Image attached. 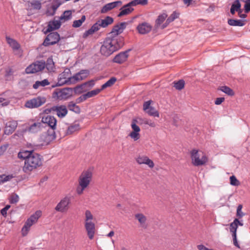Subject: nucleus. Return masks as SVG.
<instances>
[{"label": "nucleus", "mask_w": 250, "mask_h": 250, "mask_svg": "<svg viewBox=\"0 0 250 250\" xmlns=\"http://www.w3.org/2000/svg\"><path fill=\"white\" fill-rule=\"evenodd\" d=\"M137 163L139 165L145 164L151 168L154 167L153 162L147 156L145 155H139L136 158Z\"/></svg>", "instance_id": "nucleus-19"}, {"label": "nucleus", "mask_w": 250, "mask_h": 250, "mask_svg": "<svg viewBox=\"0 0 250 250\" xmlns=\"http://www.w3.org/2000/svg\"><path fill=\"white\" fill-rule=\"evenodd\" d=\"M131 49H128L125 51L120 52L113 59V62L116 63L121 64L126 61L128 57V52Z\"/></svg>", "instance_id": "nucleus-21"}, {"label": "nucleus", "mask_w": 250, "mask_h": 250, "mask_svg": "<svg viewBox=\"0 0 250 250\" xmlns=\"http://www.w3.org/2000/svg\"><path fill=\"white\" fill-rule=\"evenodd\" d=\"M137 121L136 119H133L131 123V128L133 130L129 134V136L134 141L138 140L140 137L139 132L140 128L137 125Z\"/></svg>", "instance_id": "nucleus-14"}, {"label": "nucleus", "mask_w": 250, "mask_h": 250, "mask_svg": "<svg viewBox=\"0 0 250 250\" xmlns=\"http://www.w3.org/2000/svg\"><path fill=\"white\" fill-rule=\"evenodd\" d=\"M219 89L226 94L228 95L229 96H232L234 95V92H233V90L228 86H222L220 87Z\"/></svg>", "instance_id": "nucleus-38"}, {"label": "nucleus", "mask_w": 250, "mask_h": 250, "mask_svg": "<svg viewBox=\"0 0 250 250\" xmlns=\"http://www.w3.org/2000/svg\"><path fill=\"white\" fill-rule=\"evenodd\" d=\"M73 92L72 88H64L56 92L57 97L60 99H67L71 97Z\"/></svg>", "instance_id": "nucleus-17"}, {"label": "nucleus", "mask_w": 250, "mask_h": 250, "mask_svg": "<svg viewBox=\"0 0 250 250\" xmlns=\"http://www.w3.org/2000/svg\"><path fill=\"white\" fill-rule=\"evenodd\" d=\"M147 0H133L129 2V5H132L133 6H136L138 4L145 5L147 4Z\"/></svg>", "instance_id": "nucleus-45"}, {"label": "nucleus", "mask_w": 250, "mask_h": 250, "mask_svg": "<svg viewBox=\"0 0 250 250\" xmlns=\"http://www.w3.org/2000/svg\"><path fill=\"white\" fill-rule=\"evenodd\" d=\"M113 22V19L109 16H106L104 19L100 20L95 23L91 27L85 31L83 34V39L87 38L89 36L93 35L98 31L101 27L105 28Z\"/></svg>", "instance_id": "nucleus-4"}, {"label": "nucleus", "mask_w": 250, "mask_h": 250, "mask_svg": "<svg viewBox=\"0 0 250 250\" xmlns=\"http://www.w3.org/2000/svg\"><path fill=\"white\" fill-rule=\"evenodd\" d=\"M174 87L177 90H182L185 86V81L183 80H180L178 81H174Z\"/></svg>", "instance_id": "nucleus-41"}, {"label": "nucleus", "mask_w": 250, "mask_h": 250, "mask_svg": "<svg viewBox=\"0 0 250 250\" xmlns=\"http://www.w3.org/2000/svg\"><path fill=\"white\" fill-rule=\"evenodd\" d=\"M242 208L243 206L241 204H239L237 208L236 215L239 219L242 218L245 215V213L242 211Z\"/></svg>", "instance_id": "nucleus-46"}, {"label": "nucleus", "mask_w": 250, "mask_h": 250, "mask_svg": "<svg viewBox=\"0 0 250 250\" xmlns=\"http://www.w3.org/2000/svg\"><path fill=\"white\" fill-rule=\"evenodd\" d=\"M49 82H48V80L47 79H44L42 81H36L35 83L33 85V88L34 89H37L39 87H44L46 85H48L49 84Z\"/></svg>", "instance_id": "nucleus-33"}, {"label": "nucleus", "mask_w": 250, "mask_h": 250, "mask_svg": "<svg viewBox=\"0 0 250 250\" xmlns=\"http://www.w3.org/2000/svg\"><path fill=\"white\" fill-rule=\"evenodd\" d=\"M42 126V122L34 123L29 127L28 130L31 132L35 133L40 130Z\"/></svg>", "instance_id": "nucleus-31"}, {"label": "nucleus", "mask_w": 250, "mask_h": 250, "mask_svg": "<svg viewBox=\"0 0 250 250\" xmlns=\"http://www.w3.org/2000/svg\"><path fill=\"white\" fill-rule=\"evenodd\" d=\"M83 87H84V84H83L79 85L76 86L75 87H74V88H73V92L75 94H81L83 91Z\"/></svg>", "instance_id": "nucleus-50"}, {"label": "nucleus", "mask_w": 250, "mask_h": 250, "mask_svg": "<svg viewBox=\"0 0 250 250\" xmlns=\"http://www.w3.org/2000/svg\"><path fill=\"white\" fill-rule=\"evenodd\" d=\"M241 1L245 3L244 6V11L246 13L250 12V0H241Z\"/></svg>", "instance_id": "nucleus-48"}, {"label": "nucleus", "mask_w": 250, "mask_h": 250, "mask_svg": "<svg viewBox=\"0 0 250 250\" xmlns=\"http://www.w3.org/2000/svg\"><path fill=\"white\" fill-rule=\"evenodd\" d=\"M52 110L60 118H64L67 114L68 110L65 105H56L52 106Z\"/></svg>", "instance_id": "nucleus-15"}, {"label": "nucleus", "mask_w": 250, "mask_h": 250, "mask_svg": "<svg viewBox=\"0 0 250 250\" xmlns=\"http://www.w3.org/2000/svg\"><path fill=\"white\" fill-rule=\"evenodd\" d=\"M122 4L121 1H116L108 3L104 5L101 10V13H106L113 8L121 5Z\"/></svg>", "instance_id": "nucleus-24"}, {"label": "nucleus", "mask_w": 250, "mask_h": 250, "mask_svg": "<svg viewBox=\"0 0 250 250\" xmlns=\"http://www.w3.org/2000/svg\"><path fill=\"white\" fill-rule=\"evenodd\" d=\"M18 125V123L16 121H10L8 122L5 125L4 129V133L6 135L11 134L16 129Z\"/></svg>", "instance_id": "nucleus-22"}, {"label": "nucleus", "mask_w": 250, "mask_h": 250, "mask_svg": "<svg viewBox=\"0 0 250 250\" xmlns=\"http://www.w3.org/2000/svg\"><path fill=\"white\" fill-rule=\"evenodd\" d=\"M190 154L191 163L195 167L204 166L208 162V158L202 151L194 149Z\"/></svg>", "instance_id": "nucleus-6"}, {"label": "nucleus", "mask_w": 250, "mask_h": 250, "mask_svg": "<svg viewBox=\"0 0 250 250\" xmlns=\"http://www.w3.org/2000/svg\"><path fill=\"white\" fill-rule=\"evenodd\" d=\"M246 21L242 20L229 19L228 23L233 26H243L246 24Z\"/></svg>", "instance_id": "nucleus-30"}, {"label": "nucleus", "mask_w": 250, "mask_h": 250, "mask_svg": "<svg viewBox=\"0 0 250 250\" xmlns=\"http://www.w3.org/2000/svg\"><path fill=\"white\" fill-rule=\"evenodd\" d=\"M72 18V12L70 10L65 11L60 17V20L62 21H67L70 20Z\"/></svg>", "instance_id": "nucleus-34"}, {"label": "nucleus", "mask_w": 250, "mask_h": 250, "mask_svg": "<svg viewBox=\"0 0 250 250\" xmlns=\"http://www.w3.org/2000/svg\"><path fill=\"white\" fill-rule=\"evenodd\" d=\"M18 157L24 160L22 170L26 173H30L42 165V156L33 150H22L18 153Z\"/></svg>", "instance_id": "nucleus-2"}, {"label": "nucleus", "mask_w": 250, "mask_h": 250, "mask_svg": "<svg viewBox=\"0 0 250 250\" xmlns=\"http://www.w3.org/2000/svg\"><path fill=\"white\" fill-rule=\"evenodd\" d=\"M92 171L91 169L83 171L78 178V186L76 191L78 195H82L83 191L89 186L92 179Z\"/></svg>", "instance_id": "nucleus-3"}, {"label": "nucleus", "mask_w": 250, "mask_h": 250, "mask_svg": "<svg viewBox=\"0 0 250 250\" xmlns=\"http://www.w3.org/2000/svg\"><path fill=\"white\" fill-rule=\"evenodd\" d=\"M7 147V144L0 146V156L3 155L4 152L6 150Z\"/></svg>", "instance_id": "nucleus-58"}, {"label": "nucleus", "mask_w": 250, "mask_h": 250, "mask_svg": "<svg viewBox=\"0 0 250 250\" xmlns=\"http://www.w3.org/2000/svg\"><path fill=\"white\" fill-rule=\"evenodd\" d=\"M19 200V197L17 194H14L11 196L10 199V203L11 204L17 203Z\"/></svg>", "instance_id": "nucleus-54"}, {"label": "nucleus", "mask_w": 250, "mask_h": 250, "mask_svg": "<svg viewBox=\"0 0 250 250\" xmlns=\"http://www.w3.org/2000/svg\"><path fill=\"white\" fill-rule=\"evenodd\" d=\"M132 5H129V3L124 5L121 9V11L118 14V17H122L130 13L134 9L131 7Z\"/></svg>", "instance_id": "nucleus-29"}, {"label": "nucleus", "mask_w": 250, "mask_h": 250, "mask_svg": "<svg viewBox=\"0 0 250 250\" xmlns=\"http://www.w3.org/2000/svg\"><path fill=\"white\" fill-rule=\"evenodd\" d=\"M225 101V98L223 97L217 98L215 101V104L219 105Z\"/></svg>", "instance_id": "nucleus-61"}, {"label": "nucleus", "mask_w": 250, "mask_h": 250, "mask_svg": "<svg viewBox=\"0 0 250 250\" xmlns=\"http://www.w3.org/2000/svg\"><path fill=\"white\" fill-rule=\"evenodd\" d=\"M67 107L70 111L74 112L76 113H80L81 109L78 105H77L73 102H70L68 103Z\"/></svg>", "instance_id": "nucleus-32"}, {"label": "nucleus", "mask_w": 250, "mask_h": 250, "mask_svg": "<svg viewBox=\"0 0 250 250\" xmlns=\"http://www.w3.org/2000/svg\"><path fill=\"white\" fill-rule=\"evenodd\" d=\"M31 4L33 8L35 9L39 10L42 7L41 3L38 0H34L31 2Z\"/></svg>", "instance_id": "nucleus-52"}, {"label": "nucleus", "mask_w": 250, "mask_h": 250, "mask_svg": "<svg viewBox=\"0 0 250 250\" xmlns=\"http://www.w3.org/2000/svg\"><path fill=\"white\" fill-rule=\"evenodd\" d=\"M6 40L7 43L14 50H18L20 49V44L14 39L11 38L8 36L6 37Z\"/></svg>", "instance_id": "nucleus-26"}, {"label": "nucleus", "mask_w": 250, "mask_h": 250, "mask_svg": "<svg viewBox=\"0 0 250 250\" xmlns=\"http://www.w3.org/2000/svg\"><path fill=\"white\" fill-rule=\"evenodd\" d=\"M238 225L242 226H243V223L241 222L240 221H239V218H237L234 219L233 221L231 223H230V227H232L237 229Z\"/></svg>", "instance_id": "nucleus-47"}, {"label": "nucleus", "mask_w": 250, "mask_h": 250, "mask_svg": "<svg viewBox=\"0 0 250 250\" xmlns=\"http://www.w3.org/2000/svg\"><path fill=\"white\" fill-rule=\"evenodd\" d=\"M12 176L10 175H0V183H3L5 182L8 181L12 178Z\"/></svg>", "instance_id": "nucleus-53"}, {"label": "nucleus", "mask_w": 250, "mask_h": 250, "mask_svg": "<svg viewBox=\"0 0 250 250\" xmlns=\"http://www.w3.org/2000/svg\"><path fill=\"white\" fill-rule=\"evenodd\" d=\"M180 14L178 12L174 11L171 15L167 19V24H169L170 22L174 21L176 19L179 18Z\"/></svg>", "instance_id": "nucleus-43"}, {"label": "nucleus", "mask_w": 250, "mask_h": 250, "mask_svg": "<svg viewBox=\"0 0 250 250\" xmlns=\"http://www.w3.org/2000/svg\"><path fill=\"white\" fill-rule=\"evenodd\" d=\"M61 4L62 3L60 0H53L50 7L47 10V14L49 16L54 15L57 9Z\"/></svg>", "instance_id": "nucleus-23"}, {"label": "nucleus", "mask_w": 250, "mask_h": 250, "mask_svg": "<svg viewBox=\"0 0 250 250\" xmlns=\"http://www.w3.org/2000/svg\"><path fill=\"white\" fill-rule=\"evenodd\" d=\"M46 102V98L44 97L38 96L28 100L25 104V106L29 108H37Z\"/></svg>", "instance_id": "nucleus-9"}, {"label": "nucleus", "mask_w": 250, "mask_h": 250, "mask_svg": "<svg viewBox=\"0 0 250 250\" xmlns=\"http://www.w3.org/2000/svg\"><path fill=\"white\" fill-rule=\"evenodd\" d=\"M44 112L45 113H46L47 114H48L51 113H54V111L52 110V107H51L50 108H47V109H45Z\"/></svg>", "instance_id": "nucleus-64"}, {"label": "nucleus", "mask_w": 250, "mask_h": 250, "mask_svg": "<svg viewBox=\"0 0 250 250\" xmlns=\"http://www.w3.org/2000/svg\"><path fill=\"white\" fill-rule=\"evenodd\" d=\"M230 184L232 186H238L240 185V182L237 179L236 177L232 175L230 177Z\"/></svg>", "instance_id": "nucleus-51"}, {"label": "nucleus", "mask_w": 250, "mask_h": 250, "mask_svg": "<svg viewBox=\"0 0 250 250\" xmlns=\"http://www.w3.org/2000/svg\"><path fill=\"white\" fill-rule=\"evenodd\" d=\"M117 79L115 77H112L109 80H108L105 83L103 84L100 88L101 91L104 89L110 87L113 85L116 82Z\"/></svg>", "instance_id": "nucleus-36"}, {"label": "nucleus", "mask_w": 250, "mask_h": 250, "mask_svg": "<svg viewBox=\"0 0 250 250\" xmlns=\"http://www.w3.org/2000/svg\"><path fill=\"white\" fill-rule=\"evenodd\" d=\"M41 122L47 124L50 127V129L55 130L56 128L57 120L54 116L50 115L44 116L42 117Z\"/></svg>", "instance_id": "nucleus-16"}, {"label": "nucleus", "mask_w": 250, "mask_h": 250, "mask_svg": "<svg viewBox=\"0 0 250 250\" xmlns=\"http://www.w3.org/2000/svg\"><path fill=\"white\" fill-rule=\"evenodd\" d=\"M45 66V62L42 61H37L29 65L25 69L27 74L35 73L42 70Z\"/></svg>", "instance_id": "nucleus-11"}, {"label": "nucleus", "mask_w": 250, "mask_h": 250, "mask_svg": "<svg viewBox=\"0 0 250 250\" xmlns=\"http://www.w3.org/2000/svg\"><path fill=\"white\" fill-rule=\"evenodd\" d=\"M167 15L166 13H163L158 17L155 21L156 27H158L166 20Z\"/></svg>", "instance_id": "nucleus-37"}, {"label": "nucleus", "mask_w": 250, "mask_h": 250, "mask_svg": "<svg viewBox=\"0 0 250 250\" xmlns=\"http://www.w3.org/2000/svg\"><path fill=\"white\" fill-rule=\"evenodd\" d=\"M144 123L145 124L148 125L151 127H155L156 125L155 123L154 122H152L151 121L146 120Z\"/></svg>", "instance_id": "nucleus-62"}, {"label": "nucleus", "mask_w": 250, "mask_h": 250, "mask_svg": "<svg viewBox=\"0 0 250 250\" xmlns=\"http://www.w3.org/2000/svg\"><path fill=\"white\" fill-rule=\"evenodd\" d=\"M126 25V22H123L113 26L101 47L100 52L103 55L109 56L124 46V38L119 35L123 33Z\"/></svg>", "instance_id": "nucleus-1"}, {"label": "nucleus", "mask_w": 250, "mask_h": 250, "mask_svg": "<svg viewBox=\"0 0 250 250\" xmlns=\"http://www.w3.org/2000/svg\"><path fill=\"white\" fill-rule=\"evenodd\" d=\"M197 248L199 250H208L209 249L203 245H199L197 246Z\"/></svg>", "instance_id": "nucleus-63"}, {"label": "nucleus", "mask_w": 250, "mask_h": 250, "mask_svg": "<svg viewBox=\"0 0 250 250\" xmlns=\"http://www.w3.org/2000/svg\"><path fill=\"white\" fill-rule=\"evenodd\" d=\"M56 138L55 132L53 129H49L41 136V140L44 144L47 145Z\"/></svg>", "instance_id": "nucleus-12"}, {"label": "nucleus", "mask_w": 250, "mask_h": 250, "mask_svg": "<svg viewBox=\"0 0 250 250\" xmlns=\"http://www.w3.org/2000/svg\"><path fill=\"white\" fill-rule=\"evenodd\" d=\"M45 67L50 72L54 70L55 68L54 63L52 59L49 58L47 60Z\"/></svg>", "instance_id": "nucleus-40"}, {"label": "nucleus", "mask_w": 250, "mask_h": 250, "mask_svg": "<svg viewBox=\"0 0 250 250\" xmlns=\"http://www.w3.org/2000/svg\"><path fill=\"white\" fill-rule=\"evenodd\" d=\"M84 215V228L88 238L89 239L92 240L94 238L96 231L95 224L92 222L94 217L91 211L89 210H86L85 211Z\"/></svg>", "instance_id": "nucleus-5"}, {"label": "nucleus", "mask_w": 250, "mask_h": 250, "mask_svg": "<svg viewBox=\"0 0 250 250\" xmlns=\"http://www.w3.org/2000/svg\"><path fill=\"white\" fill-rule=\"evenodd\" d=\"M70 195H66L61 199L55 208V210L61 213L66 212L69 209L71 204Z\"/></svg>", "instance_id": "nucleus-7"}, {"label": "nucleus", "mask_w": 250, "mask_h": 250, "mask_svg": "<svg viewBox=\"0 0 250 250\" xmlns=\"http://www.w3.org/2000/svg\"><path fill=\"white\" fill-rule=\"evenodd\" d=\"M80 127L79 124H75L69 126L67 130V134H72V133L80 130Z\"/></svg>", "instance_id": "nucleus-35"}, {"label": "nucleus", "mask_w": 250, "mask_h": 250, "mask_svg": "<svg viewBox=\"0 0 250 250\" xmlns=\"http://www.w3.org/2000/svg\"><path fill=\"white\" fill-rule=\"evenodd\" d=\"M61 20H53L49 22L45 34L50 32L54 30L59 29L61 25Z\"/></svg>", "instance_id": "nucleus-25"}, {"label": "nucleus", "mask_w": 250, "mask_h": 250, "mask_svg": "<svg viewBox=\"0 0 250 250\" xmlns=\"http://www.w3.org/2000/svg\"><path fill=\"white\" fill-rule=\"evenodd\" d=\"M152 101L149 100L145 102L143 104V110L149 116L159 117V113L154 107L150 106Z\"/></svg>", "instance_id": "nucleus-13"}, {"label": "nucleus", "mask_w": 250, "mask_h": 250, "mask_svg": "<svg viewBox=\"0 0 250 250\" xmlns=\"http://www.w3.org/2000/svg\"><path fill=\"white\" fill-rule=\"evenodd\" d=\"M243 10L242 9L241 10H240L238 12V15L239 17H240L241 19H244L247 17V13H246L245 12H244V13H243Z\"/></svg>", "instance_id": "nucleus-59"}, {"label": "nucleus", "mask_w": 250, "mask_h": 250, "mask_svg": "<svg viewBox=\"0 0 250 250\" xmlns=\"http://www.w3.org/2000/svg\"><path fill=\"white\" fill-rule=\"evenodd\" d=\"M89 74V72L87 69H83L77 73L72 77L71 79H73V83H76L77 82L86 79Z\"/></svg>", "instance_id": "nucleus-18"}, {"label": "nucleus", "mask_w": 250, "mask_h": 250, "mask_svg": "<svg viewBox=\"0 0 250 250\" xmlns=\"http://www.w3.org/2000/svg\"><path fill=\"white\" fill-rule=\"evenodd\" d=\"M71 71L69 68H65L63 72L61 73L58 78L57 86H61L65 84L73 83V79H71Z\"/></svg>", "instance_id": "nucleus-8"}, {"label": "nucleus", "mask_w": 250, "mask_h": 250, "mask_svg": "<svg viewBox=\"0 0 250 250\" xmlns=\"http://www.w3.org/2000/svg\"><path fill=\"white\" fill-rule=\"evenodd\" d=\"M101 91V89L99 88H97L95 89H94L93 90H91L90 91L87 92L86 93H85L86 96L88 98L93 97L97 94H98Z\"/></svg>", "instance_id": "nucleus-44"}, {"label": "nucleus", "mask_w": 250, "mask_h": 250, "mask_svg": "<svg viewBox=\"0 0 250 250\" xmlns=\"http://www.w3.org/2000/svg\"><path fill=\"white\" fill-rule=\"evenodd\" d=\"M135 218L139 222L141 227L146 228L147 225L146 224V217L142 213H137L135 215Z\"/></svg>", "instance_id": "nucleus-28"}, {"label": "nucleus", "mask_w": 250, "mask_h": 250, "mask_svg": "<svg viewBox=\"0 0 250 250\" xmlns=\"http://www.w3.org/2000/svg\"><path fill=\"white\" fill-rule=\"evenodd\" d=\"M152 26L147 22H144L140 23L137 27V30L140 34H146L148 33L152 30Z\"/></svg>", "instance_id": "nucleus-20"}, {"label": "nucleus", "mask_w": 250, "mask_h": 250, "mask_svg": "<svg viewBox=\"0 0 250 250\" xmlns=\"http://www.w3.org/2000/svg\"><path fill=\"white\" fill-rule=\"evenodd\" d=\"M87 99L86 94H84L82 95L80 97L78 98L76 101L77 103H81L82 102H83V101H85Z\"/></svg>", "instance_id": "nucleus-55"}, {"label": "nucleus", "mask_w": 250, "mask_h": 250, "mask_svg": "<svg viewBox=\"0 0 250 250\" xmlns=\"http://www.w3.org/2000/svg\"><path fill=\"white\" fill-rule=\"evenodd\" d=\"M35 223L31 220L29 218L25 222L24 225L22 227L21 229V233L23 236H25L27 234L30 227L34 224Z\"/></svg>", "instance_id": "nucleus-27"}, {"label": "nucleus", "mask_w": 250, "mask_h": 250, "mask_svg": "<svg viewBox=\"0 0 250 250\" xmlns=\"http://www.w3.org/2000/svg\"><path fill=\"white\" fill-rule=\"evenodd\" d=\"M10 205H6L4 208L1 209L0 212L2 216H6L7 215V211L10 208Z\"/></svg>", "instance_id": "nucleus-57"}, {"label": "nucleus", "mask_w": 250, "mask_h": 250, "mask_svg": "<svg viewBox=\"0 0 250 250\" xmlns=\"http://www.w3.org/2000/svg\"><path fill=\"white\" fill-rule=\"evenodd\" d=\"M85 16L83 15L80 20H75L73 21L72 27L74 28L80 27L82 25L83 23L85 21Z\"/></svg>", "instance_id": "nucleus-39"}, {"label": "nucleus", "mask_w": 250, "mask_h": 250, "mask_svg": "<svg viewBox=\"0 0 250 250\" xmlns=\"http://www.w3.org/2000/svg\"><path fill=\"white\" fill-rule=\"evenodd\" d=\"M237 229H236L234 228H233L232 227H229V230H230V232L232 233V237L233 239H234L235 238H237V234H236Z\"/></svg>", "instance_id": "nucleus-56"}, {"label": "nucleus", "mask_w": 250, "mask_h": 250, "mask_svg": "<svg viewBox=\"0 0 250 250\" xmlns=\"http://www.w3.org/2000/svg\"><path fill=\"white\" fill-rule=\"evenodd\" d=\"M240 1H241V0H235L231 6V7L234 9L235 11H237V12L242 9Z\"/></svg>", "instance_id": "nucleus-42"}, {"label": "nucleus", "mask_w": 250, "mask_h": 250, "mask_svg": "<svg viewBox=\"0 0 250 250\" xmlns=\"http://www.w3.org/2000/svg\"><path fill=\"white\" fill-rule=\"evenodd\" d=\"M41 211H37L34 214L32 215L29 219L32 220L34 223H36L41 216Z\"/></svg>", "instance_id": "nucleus-49"}, {"label": "nucleus", "mask_w": 250, "mask_h": 250, "mask_svg": "<svg viewBox=\"0 0 250 250\" xmlns=\"http://www.w3.org/2000/svg\"><path fill=\"white\" fill-rule=\"evenodd\" d=\"M60 40V35L57 32H50L46 37L42 43L44 46H48L58 43Z\"/></svg>", "instance_id": "nucleus-10"}, {"label": "nucleus", "mask_w": 250, "mask_h": 250, "mask_svg": "<svg viewBox=\"0 0 250 250\" xmlns=\"http://www.w3.org/2000/svg\"><path fill=\"white\" fill-rule=\"evenodd\" d=\"M84 84V86L87 85L89 87H92L95 85V81L93 80H91L87 82L84 83H83Z\"/></svg>", "instance_id": "nucleus-60"}]
</instances>
